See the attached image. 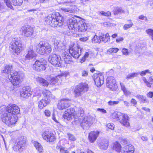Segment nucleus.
I'll return each mask as SVG.
<instances>
[{
	"label": "nucleus",
	"mask_w": 153,
	"mask_h": 153,
	"mask_svg": "<svg viewBox=\"0 0 153 153\" xmlns=\"http://www.w3.org/2000/svg\"><path fill=\"white\" fill-rule=\"evenodd\" d=\"M75 111L74 109L73 108L67 109L65 112V114L63 115V117L67 120H71L74 115V113Z\"/></svg>",
	"instance_id": "412c9836"
},
{
	"label": "nucleus",
	"mask_w": 153,
	"mask_h": 153,
	"mask_svg": "<svg viewBox=\"0 0 153 153\" xmlns=\"http://www.w3.org/2000/svg\"><path fill=\"white\" fill-rule=\"evenodd\" d=\"M94 118L91 116H86L82 120L80 117L75 119L76 124H80L81 127L84 129H88L95 122Z\"/></svg>",
	"instance_id": "7ed1b4c3"
},
{
	"label": "nucleus",
	"mask_w": 153,
	"mask_h": 153,
	"mask_svg": "<svg viewBox=\"0 0 153 153\" xmlns=\"http://www.w3.org/2000/svg\"><path fill=\"white\" fill-rule=\"evenodd\" d=\"M36 54L32 48H30L27 50V53L25 56L26 60H30L35 58Z\"/></svg>",
	"instance_id": "5701e85b"
},
{
	"label": "nucleus",
	"mask_w": 153,
	"mask_h": 153,
	"mask_svg": "<svg viewBox=\"0 0 153 153\" xmlns=\"http://www.w3.org/2000/svg\"><path fill=\"white\" fill-rule=\"evenodd\" d=\"M2 121L8 125L15 124L17 120V117L9 112H5L1 116Z\"/></svg>",
	"instance_id": "0eeeda50"
},
{
	"label": "nucleus",
	"mask_w": 153,
	"mask_h": 153,
	"mask_svg": "<svg viewBox=\"0 0 153 153\" xmlns=\"http://www.w3.org/2000/svg\"><path fill=\"white\" fill-rule=\"evenodd\" d=\"M60 152L61 153H69V152L64 147H62L60 149Z\"/></svg>",
	"instance_id": "5fc2aeb1"
},
{
	"label": "nucleus",
	"mask_w": 153,
	"mask_h": 153,
	"mask_svg": "<svg viewBox=\"0 0 153 153\" xmlns=\"http://www.w3.org/2000/svg\"><path fill=\"white\" fill-rule=\"evenodd\" d=\"M88 89V84L86 83H81L77 85L74 89L73 93L76 98L82 96L86 92Z\"/></svg>",
	"instance_id": "6e6552de"
},
{
	"label": "nucleus",
	"mask_w": 153,
	"mask_h": 153,
	"mask_svg": "<svg viewBox=\"0 0 153 153\" xmlns=\"http://www.w3.org/2000/svg\"><path fill=\"white\" fill-rule=\"evenodd\" d=\"M123 92L124 94L126 96H127L131 94V92L130 91L127 90L126 89L124 90Z\"/></svg>",
	"instance_id": "680f3d73"
},
{
	"label": "nucleus",
	"mask_w": 153,
	"mask_h": 153,
	"mask_svg": "<svg viewBox=\"0 0 153 153\" xmlns=\"http://www.w3.org/2000/svg\"><path fill=\"white\" fill-rule=\"evenodd\" d=\"M73 2L71 1V0H68L64 2V4H65L66 5H70L71 8H65L62 7L61 8V10L63 11L64 12L71 13H73L74 12V10L73 9L74 6H72L71 4Z\"/></svg>",
	"instance_id": "393cba45"
},
{
	"label": "nucleus",
	"mask_w": 153,
	"mask_h": 153,
	"mask_svg": "<svg viewBox=\"0 0 153 153\" xmlns=\"http://www.w3.org/2000/svg\"><path fill=\"white\" fill-rule=\"evenodd\" d=\"M47 62L45 60L42 59L40 60H36L33 65V68L37 71H44L46 68Z\"/></svg>",
	"instance_id": "9b49d317"
},
{
	"label": "nucleus",
	"mask_w": 153,
	"mask_h": 153,
	"mask_svg": "<svg viewBox=\"0 0 153 153\" xmlns=\"http://www.w3.org/2000/svg\"><path fill=\"white\" fill-rule=\"evenodd\" d=\"M100 14L102 15L105 16H111V13L109 11L105 12L104 11H101L100 12Z\"/></svg>",
	"instance_id": "09e8293b"
},
{
	"label": "nucleus",
	"mask_w": 153,
	"mask_h": 153,
	"mask_svg": "<svg viewBox=\"0 0 153 153\" xmlns=\"http://www.w3.org/2000/svg\"><path fill=\"white\" fill-rule=\"evenodd\" d=\"M88 75V72L85 70H82V75L83 76H86Z\"/></svg>",
	"instance_id": "13d9d810"
},
{
	"label": "nucleus",
	"mask_w": 153,
	"mask_h": 153,
	"mask_svg": "<svg viewBox=\"0 0 153 153\" xmlns=\"http://www.w3.org/2000/svg\"><path fill=\"white\" fill-rule=\"evenodd\" d=\"M26 141L25 137L22 136L17 139L14 145V147L19 150L25 146Z\"/></svg>",
	"instance_id": "a211bd4d"
},
{
	"label": "nucleus",
	"mask_w": 153,
	"mask_h": 153,
	"mask_svg": "<svg viewBox=\"0 0 153 153\" xmlns=\"http://www.w3.org/2000/svg\"><path fill=\"white\" fill-rule=\"evenodd\" d=\"M65 77V76L63 74H61L53 76L52 75L48 76L47 77V80H46L43 78L38 77L36 79L37 82H39L40 84L43 86H48L49 83L51 84H55L56 83H60V80L63 78Z\"/></svg>",
	"instance_id": "f03ea898"
},
{
	"label": "nucleus",
	"mask_w": 153,
	"mask_h": 153,
	"mask_svg": "<svg viewBox=\"0 0 153 153\" xmlns=\"http://www.w3.org/2000/svg\"><path fill=\"white\" fill-rule=\"evenodd\" d=\"M134 151V146L131 144L124 146L122 151V153H133Z\"/></svg>",
	"instance_id": "bb28decb"
},
{
	"label": "nucleus",
	"mask_w": 153,
	"mask_h": 153,
	"mask_svg": "<svg viewBox=\"0 0 153 153\" xmlns=\"http://www.w3.org/2000/svg\"><path fill=\"white\" fill-rule=\"evenodd\" d=\"M113 149L116 151L118 152H120L121 149V146L120 144L117 142L114 144Z\"/></svg>",
	"instance_id": "4c0bfd02"
},
{
	"label": "nucleus",
	"mask_w": 153,
	"mask_h": 153,
	"mask_svg": "<svg viewBox=\"0 0 153 153\" xmlns=\"http://www.w3.org/2000/svg\"><path fill=\"white\" fill-rule=\"evenodd\" d=\"M45 114L46 116L49 117L51 114V113L49 110H46L45 111Z\"/></svg>",
	"instance_id": "052dcab7"
},
{
	"label": "nucleus",
	"mask_w": 153,
	"mask_h": 153,
	"mask_svg": "<svg viewBox=\"0 0 153 153\" xmlns=\"http://www.w3.org/2000/svg\"><path fill=\"white\" fill-rule=\"evenodd\" d=\"M7 77L13 85H17L21 82V80L19 78L18 73L16 71H13V72H11L10 74L8 75Z\"/></svg>",
	"instance_id": "ddd939ff"
},
{
	"label": "nucleus",
	"mask_w": 153,
	"mask_h": 153,
	"mask_svg": "<svg viewBox=\"0 0 153 153\" xmlns=\"http://www.w3.org/2000/svg\"><path fill=\"white\" fill-rule=\"evenodd\" d=\"M89 55V54L88 52H86L84 55L83 57H82V59H81V62H84L86 58H87Z\"/></svg>",
	"instance_id": "864d4df0"
},
{
	"label": "nucleus",
	"mask_w": 153,
	"mask_h": 153,
	"mask_svg": "<svg viewBox=\"0 0 153 153\" xmlns=\"http://www.w3.org/2000/svg\"><path fill=\"white\" fill-rule=\"evenodd\" d=\"M119 103V101H112L110 100L108 102V104L109 105L114 106L118 104Z\"/></svg>",
	"instance_id": "a18cd8bd"
},
{
	"label": "nucleus",
	"mask_w": 153,
	"mask_h": 153,
	"mask_svg": "<svg viewBox=\"0 0 153 153\" xmlns=\"http://www.w3.org/2000/svg\"><path fill=\"white\" fill-rule=\"evenodd\" d=\"M49 1V0H36L35 3L36 4L39 3V2L41 3H45Z\"/></svg>",
	"instance_id": "6e6d98bb"
},
{
	"label": "nucleus",
	"mask_w": 153,
	"mask_h": 153,
	"mask_svg": "<svg viewBox=\"0 0 153 153\" xmlns=\"http://www.w3.org/2000/svg\"><path fill=\"white\" fill-rule=\"evenodd\" d=\"M50 101L49 99L46 100V98H43L38 102V107L42 109L45 107Z\"/></svg>",
	"instance_id": "c756f323"
},
{
	"label": "nucleus",
	"mask_w": 153,
	"mask_h": 153,
	"mask_svg": "<svg viewBox=\"0 0 153 153\" xmlns=\"http://www.w3.org/2000/svg\"><path fill=\"white\" fill-rule=\"evenodd\" d=\"M141 139L144 141H147L148 140V139L146 136H143L141 137Z\"/></svg>",
	"instance_id": "338daca9"
},
{
	"label": "nucleus",
	"mask_w": 153,
	"mask_h": 153,
	"mask_svg": "<svg viewBox=\"0 0 153 153\" xmlns=\"http://www.w3.org/2000/svg\"><path fill=\"white\" fill-rule=\"evenodd\" d=\"M82 49L77 44L71 45L69 49V52L71 55L75 59H78L81 55Z\"/></svg>",
	"instance_id": "9d476101"
},
{
	"label": "nucleus",
	"mask_w": 153,
	"mask_h": 153,
	"mask_svg": "<svg viewBox=\"0 0 153 153\" xmlns=\"http://www.w3.org/2000/svg\"><path fill=\"white\" fill-rule=\"evenodd\" d=\"M62 19L61 16H56L55 14H52L47 16L45 21L47 24L55 27L58 26H60L62 25Z\"/></svg>",
	"instance_id": "20e7f679"
},
{
	"label": "nucleus",
	"mask_w": 153,
	"mask_h": 153,
	"mask_svg": "<svg viewBox=\"0 0 153 153\" xmlns=\"http://www.w3.org/2000/svg\"><path fill=\"white\" fill-rule=\"evenodd\" d=\"M22 0H13V5L14 6H20L22 4Z\"/></svg>",
	"instance_id": "a19ab883"
},
{
	"label": "nucleus",
	"mask_w": 153,
	"mask_h": 153,
	"mask_svg": "<svg viewBox=\"0 0 153 153\" xmlns=\"http://www.w3.org/2000/svg\"><path fill=\"white\" fill-rule=\"evenodd\" d=\"M5 7V5L4 3L0 2V11L4 9Z\"/></svg>",
	"instance_id": "69168bd1"
},
{
	"label": "nucleus",
	"mask_w": 153,
	"mask_h": 153,
	"mask_svg": "<svg viewBox=\"0 0 153 153\" xmlns=\"http://www.w3.org/2000/svg\"><path fill=\"white\" fill-rule=\"evenodd\" d=\"M6 112L12 114H17L20 113L19 108L15 104H10L7 107Z\"/></svg>",
	"instance_id": "dca6fc26"
},
{
	"label": "nucleus",
	"mask_w": 153,
	"mask_h": 153,
	"mask_svg": "<svg viewBox=\"0 0 153 153\" xmlns=\"http://www.w3.org/2000/svg\"><path fill=\"white\" fill-rule=\"evenodd\" d=\"M100 148L102 149H106L108 146V141L106 139L100 138L98 141Z\"/></svg>",
	"instance_id": "a878e982"
},
{
	"label": "nucleus",
	"mask_w": 153,
	"mask_h": 153,
	"mask_svg": "<svg viewBox=\"0 0 153 153\" xmlns=\"http://www.w3.org/2000/svg\"><path fill=\"white\" fill-rule=\"evenodd\" d=\"M146 33L150 37L152 40L153 41V30L149 29L146 30Z\"/></svg>",
	"instance_id": "79ce46f5"
},
{
	"label": "nucleus",
	"mask_w": 153,
	"mask_h": 153,
	"mask_svg": "<svg viewBox=\"0 0 153 153\" xmlns=\"http://www.w3.org/2000/svg\"><path fill=\"white\" fill-rule=\"evenodd\" d=\"M6 5L9 8L12 9L13 8L12 0H3Z\"/></svg>",
	"instance_id": "f704fd0d"
},
{
	"label": "nucleus",
	"mask_w": 153,
	"mask_h": 153,
	"mask_svg": "<svg viewBox=\"0 0 153 153\" xmlns=\"http://www.w3.org/2000/svg\"><path fill=\"white\" fill-rule=\"evenodd\" d=\"M36 51L42 55H48L51 52L50 45L47 42H40L36 47Z\"/></svg>",
	"instance_id": "39448f33"
},
{
	"label": "nucleus",
	"mask_w": 153,
	"mask_h": 153,
	"mask_svg": "<svg viewBox=\"0 0 153 153\" xmlns=\"http://www.w3.org/2000/svg\"><path fill=\"white\" fill-rule=\"evenodd\" d=\"M147 96L148 97L152 98L153 97V93L152 92H149L147 94Z\"/></svg>",
	"instance_id": "774afa93"
},
{
	"label": "nucleus",
	"mask_w": 153,
	"mask_h": 153,
	"mask_svg": "<svg viewBox=\"0 0 153 153\" xmlns=\"http://www.w3.org/2000/svg\"><path fill=\"white\" fill-rule=\"evenodd\" d=\"M122 52L123 54L126 56L128 55L129 54L128 50L126 48H124L122 49Z\"/></svg>",
	"instance_id": "603ef678"
},
{
	"label": "nucleus",
	"mask_w": 153,
	"mask_h": 153,
	"mask_svg": "<svg viewBox=\"0 0 153 153\" xmlns=\"http://www.w3.org/2000/svg\"><path fill=\"white\" fill-rule=\"evenodd\" d=\"M119 51V49L117 48H111L109 49L108 52L111 53H117Z\"/></svg>",
	"instance_id": "37998d69"
},
{
	"label": "nucleus",
	"mask_w": 153,
	"mask_h": 153,
	"mask_svg": "<svg viewBox=\"0 0 153 153\" xmlns=\"http://www.w3.org/2000/svg\"><path fill=\"white\" fill-rule=\"evenodd\" d=\"M68 28L75 32H84L87 29L86 23L81 19L77 20L72 18L68 20Z\"/></svg>",
	"instance_id": "f257e3e1"
},
{
	"label": "nucleus",
	"mask_w": 153,
	"mask_h": 153,
	"mask_svg": "<svg viewBox=\"0 0 153 153\" xmlns=\"http://www.w3.org/2000/svg\"><path fill=\"white\" fill-rule=\"evenodd\" d=\"M136 97L142 102L144 103L147 102V100L146 98V97L145 96L138 94L137 95Z\"/></svg>",
	"instance_id": "e433bc0d"
},
{
	"label": "nucleus",
	"mask_w": 153,
	"mask_h": 153,
	"mask_svg": "<svg viewBox=\"0 0 153 153\" xmlns=\"http://www.w3.org/2000/svg\"><path fill=\"white\" fill-rule=\"evenodd\" d=\"M12 69V66L11 65H6L4 70L1 72L2 73H5L8 74H10L11 73Z\"/></svg>",
	"instance_id": "2f4dec72"
},
{
	"label": "nucleus",
	"mask_w": 153,
	"mask_h": 153,
	"mask_svg": "<svg viewBox=\"0 0 153 153\" xmlns=\"http://www.w3.org/2000/svg\"><path fill=\"white\" fill-rule=\"evenodd\" d=\"M7 107L3 105L0 107V114H1L5 111H6Z\"/></svg>",
	"instance_id": "3c124183"
},
{
	"label": "nucleus",
	"mask_w": 153,
	"mask_h": 153,
	"mask_svg": "<svg viewBox=\"0 0 153 153\" xmlns=\"http://www.w3.org/2000/svg\"><path fill=\"white\" fill-rule=\"evenodd\" d=\"M124 40V39L122 37H119L117 38L116 40V41L117 43H118L120 42H122Z\"/></svg>",
	"instance_id": "e2e57ef3"
},
{
	"label": "nucleus",
	"mask_w": 153,
	"mask_h": 153,
	"mask_svg": "<svg viewBox=\"0 0 153 153\" xmlns=\"http://www.w3.org/2000/svg\"><path fill=\"white\" fill-rule=\"evenodd\" d=\"M55 48L57 49L58 51L61 52L63 53L65 51V46L61 42L56 40L54 43Z\"/></svg>",
	"instance_id": "cd10ccee"
},
{
	"label": "nucleus",
	"mask_w": 153,
	"mask_h": 153,
	"mask_svg": "<svg viewBox=\"0 0 153 153\" xmlns=\"http://www.w3.org/2000/svg\"><path fill=\"white\" fill-rule=\"evenodd\" d=\"M42 94L44 96L43 98H46V100L49 99L50 101L51 99L55 97L54 96L51 94V92L48 90H44L42 92Z\"/></svg>",
	"instance_id": "c85d7f7f"
},
{
	"label": "nucleus",
	"mask_w": 153,
	"mask_h": 153,
	"mask_svg": "<svg viewBox=\"0 0 153 153\" xmlns=\"http://www.w3.org/2000/svg\"><path fill=\"white\" fill-rule=\"evenodd\" d=\"M36 149L40 153H42L43 148L41 144L37 142H35L34 143Z\"/></svg>",
	"instance_id": "473e14b6"
},
{
	"label": "nucleus",
	"mask_w": 153,
	"mask_h": 153,
	"mask_svg": "<svg viewBox=\"0 0 153 153\" xmlns=\"http://www.w3.org/2000/svg\"><path fill=\"white\" fill-rule=\"evenodd\" d=\"M64 53L63 55L64 56H63L64 57V61L65 63L67 64H71L73 62V60H72V58L71 56H70L68 54H66V52L65 51L64 52H63Z\"/></svg>",
	"instance_id": "7c9ffc66"
},
{
	"label": "nucleus",
	"mask_w": 153,
	"mask_h": 153,
	"mask_svg": "<svg viewBox=\"0 0 153 153\" xmlns=\"http://www.w3.org/2000/svg\"><path fill=\"white\" fill-rule=\"evenodd\" d=\"M133 25V23H132V22H131L130 24H125L124 25L123 28L124 30H126L128 28H129L130 27H131Z\"/></svg>",
	"instance_id": "de8ad7c7"
},
{
	"label": "nucleus",
	"mask_w": 153,
	"mask_h": 153,
	"mask_svg": "<svg viewBox=\"0 0 153 153\" xmlns=\"http://www.w3.org/2000/svg\"><path fill=\"white\" fill-rule=\"evenodd\" d=\"M67 135L68 136V139L69 140L74 141L76 140L75 137L73 134L70 133H68Z\"/></svg>",
	"instance_id": "49530a36"
},
{
	"label": "nucleus",
	"mask_w": 153,
	"mask_h": 153,
	"mask_svg": "<svg viewBox=\"0 0 153 153\" xmlns=\"http://www.w3.org/2000/svg\"><path fill=\"white\" fill-rule=\"evenodd\" d=\"M100 132L98 131H91L89 134L88 140L91 143H94L98 137Z\"/></svg>",
	"instance_id": "b1692460"
},
{
	"label": "nucleus",
	"mask_w": 153,
	"mask_h": 153,
	"mask_svg": "<svg viewBox=\"0 0 153 153\" xmlns=\"http://www.w3.org/2000/svg\"><path fill=\"white\" fill-rule=\"evenodd\" d=\"M138 75V73L136 72L130 74L126 76V78L127 79H133L134 78L137 76Z\"/></svg>",
	"instance_id": "ea45409f"
},
{
	"label": "nucleus",
	"mask_w": 153,
	"mask_h": 153,
	"mask_svg": "<svg viewBox=\"0 0 153 153\" xmlns=\"http://www.w3.org/2000/svg\"><path fill=\"white\" fill-rule=\"evenodd\" d=\"M106 86L112 91H115L117 89L118 86L113 76H110L107 77L106 79Z\"/></svg>",
	"instance_id": "2eb2a0df"
},
{
	"label": "nucleus",
	"mask_w": 153,
	"mask_h": 153,
	"mask_svg": "<svg viewBox=\"0 0 153 153\" xmlns=\"http://www.w3.org/2000/svg\"><path fill=\"white\" fill-rule=\"evenodd\" d=\"M113 11L114 15H116L118 13H124V12L121 7H116L114 8Z\"/></svg>",
	"instance_id": "c9c22d12"
},
{
	"label": "nucleus",
	"mask_w": 153,
	"mask_h": 153,
	"mask_svg": "<svg viewBox=\"0 0 153 153\" xmlns=\"http://www.w3.org/2000/svg\"><path fill=\"white\" fill-rule=\"evenodd\" d=\"M48 61L52 65L56 67H59L61 65L60 56L56 54L50 55L48 59Z\"/></svg>",
	"instance_id": "f8f14e48"
},
{
	"label": "nucleus",
	"mask_w": 153,
	"mask_h": 153,
	"mask_svg": "<svg viewBox=\"0 0 153 153\" xmlns=\"http://www.w3.org/2000/svg\"><path fill=\"white\" fill-rule=\"evenodd\" d=\"M112 117L113 119H117V120H119L123 126L126 127L129 126L128 117L126 114L119 112H114L112 114Z\"/></svg>",
	"instance_id": "1a4fd4ad"
},
{
	"label": "nucleus",
	"mask_w": 153,
	"mask_h": 153,
	"mask_svg": "<svg viewBox=\"0 0 153 153\" xmlns=\"http://www.w3.org/2000/svg\"><path fill=\"white\" fill-rule=\"evenodd\" d=\"M92 42L93 43H100V36L99 37L95 35L92 39Z\"/></svg>",
	"instance_id": "58836bf2"
},
{
	"label": "nucleus",
	"mask_w": 153,
	"mask_h": 153,
	"mask_svg": "<svg viewBox=\"0 0 153 153\" xmlns=\"http://www.w3.org/2000/svg\"><path fill=\"white\" fill-rule=\"evenodd\" d=\"M22 29L24 36L29 37H31L33 34V30L32 27L29 25L22 27Z\"/></svg>",
	"instance_id": "f3484780"
},
{
	"label": "nucleus",
	"mask_w": 153,
	"mask_h": 153,
	"mask_svg": "<svg viewBox=\"0 0 153 153\" xmlns=\"http://www.w3.org/2000/svg\"><path fill=\"white\" fill-rule=\"evenodd\" d=\"M43 138L48 142H53L55 139L53 134L48 131H45L42 134Z\"/></svg>",
	"instance_id": "aec40b11"
},
{
	"label": "nucleus",
	"mask_w": 153,
	"mask_h": 153,
	"mask_svg": "<svg viewBox=\"0 0 153 153\" xmlns=\"http://www.w3.org/2000/svg\"><path fill=\"white\" fill-rule=\"evenodd\" d=\"M71 100L68 98H63L59 100L57 108L60 110H63L68 108L71 105Z\"/></svg>",
	"instance_id": "4468645a"
},
{
	"label": "nucleus",
	"mask_w": 153,
	"mask_h": 153,
	"mask_svg": "<svg viewBox=\"0 0 153 153\" xmlns=\"http://www.w3.org/2000/svg\"><path fill=\"white\" fill-rule=\"evenodd\" d=\"M149 73V70H146L144 71H142L140 73V75L141 76H143L144 75H145L147 73Z\"/></svg>",
	"instance_id": "bf43d9fd"
},
{
	"label": "nucleus",
	"mask_w": 153,
	"mask_h": 153,
	"mask_svg": "<svg viewBox=\"0 0 153 153\" xmlns=\"http://www.w3.org/2000/svg\"><path fill=\"white\" fill-rule=\"evenodd\" d=\"M120 84L121 86V89L123 91L126 89V88L125 85L123 83L120 82Z\"/></svg>",
	"instance_id": "0e129e2a"
},
{
	"label": "nucleus",
	"mask_w": 153,
	"mask_h": 153,
	"mask_svg": "<svg viewBox=\"0 0 153 153\" xmlns=\"http://www.w3.org/2000/svg\"><path fill=\"white\" fill-rule=\"evenodd\" d=\"M34 91L35 94V95L36 96H40L42 92V91L39 88H36Z\"/></svg>",
	"instance_id": "c03bdc74"
},
{
	"label": "nucleus",
	"mask_w": 153,
	"mask_h": 153,
	"mask_svg": "<svg viewBox=\"0 0 153 153\" xmlns=\"http://www.w3.org/2000/svg\"><path fill=\"white\" fill-rule=\"evenodd\" d=\"M106 126L108 128L112 130H113L114 128V125L112 123H109Z\"/></svg>",
	"instance_id": "8fccbe9b"
},
{
	"label": "nucleus",
	"mask_w": 153,
	"mask_h": 153,
	"mask_svg": "<svg viewBox=\"0 0 153 153\" xmlns=\"http://www.w3.org/2000/svg\"><path fill=\"white\" fill-rule=\"evenodd\" d=\"M32 94V92L31 91L30 88L28 86L24 87L20 93L21 96L26 98H27Z\"/></svg>",
	"instance_id": "4be33fe9"
},
{
	"label": "nucleus",
	"mask_w": 153,
	"mask_h": 153,
	"mask_svg": "<svg viewBox=\"0 0 153 153\" xmlns=\"http://www.w3.org/2000/svg\"><path fill=\"white\" fill-rule=\"evenodd\" d=\"M94 79L95 84L97 87L100 86L104 83V76L101 74H99L94 75Z\"/></svg>",
	"instance_id": "6ab92c4d"
},
{
	"label": "nucleus",
	"mask_w": 153,
	"mask_h": 153,
	"mask_svg": "<svg viewBox=\"0 0 153 153\" xmlns=\"http://www.w3.org/2000/svg\"><path fill=\"white\" fill-rule=\"evenodd\" d=\"M100 41L102 40L104 42H106L110 39L109 35L108 33L106 34L105 35H103L102 36H100Z\"/></svg>",
	"instance_id": "72a5a7b5"
},
{
	"label": "nucleus",
	"mask_w": 153,
	"mask_h": 153,
	"mask_svg": "<svg viewBox=\"0 0 153 153\" xmlns=\"http://www.w3.org/2000/svg\"><path fill=\"white\" fill-rule=\"evenodd\" d=\"M9 48L14 53L18 54L22 50V47L20 40L17 38L13 39L10 43Z\"/></svg>",
	"instance_id": "423d86ee"
},
{
	"label": "nucleus",
	"mask_w": 153,
	"mask_h": 153,
	"mask_svg": "<svg viewBox=\"0 0 153 153\" xmlns=\"http://www.w3.org/2000/svg\"><path fill=\"white\" fill-rule=\"evenodd\" d=\"M138 19H140L141 20H145L146 21L147 20V19L146 16H144V15H142L138 17Z\"/></svg>",
	"instance_id": "4d7b16f0"
}]
</instances>
